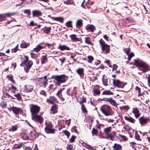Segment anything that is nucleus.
<instances>
[{"label": "nucleus", "mask_w": 150, "mask_h": 150, "mask_svg": "<svg viewBox=\"0 0 150 150\" xmlns=\"http://www.w3.org/2000/svg\"><path fill=\"white\" fill-rule=\"evenodd\" d=\"M32 119L35 121H38L40 123H42L43 120V117L40 115H38L32 116Z\"/></svg>", "instance_id": "9d476101"}, {"label": "nucleus", "mask_w": 150, "mask_h": 150, "mask_svg": "<svg viewBox=\"0 0 150 150\" xmlns=\"http://www.w3.org/2000/svg\"><path fill=\"white\" fill-rule=\"evenodd\" d=\"M106 135V139H108L109 138H110V139L112 141L113 140V136L112 135V134H107Z\"/></svg>", "instance_id": "a19ab883"}, {"label": "nucleus", "mask_w": 150, "mask_h": 150, "mask_svg": "<svg viewBox=\"0 0 150 150\" xmlns=\"http://www.w3.org/2000/svg\"><path fill=\"white\" fill-rule=\"evenodd\" d=\"M17 130V127L16 126H12L11 128H10L8 131L9 132H13Z\"/></svg>", "instance_id": "72a5a7b5"}, {"label": "nucleus", "mask_w": 150, "mask_h": 150, "mask_svg": "<svg viewBox=\"0 0 150 150\" xmlns=\"http://www.w3.org/2000/svg\"><path fill=\"white\" fill-rule=\"evenodd\" d=\"M106 101L109 102L110 103L113 105H115L116 103L115 101L112 99V98H107Z\"/></svg>", "instance_id": "cd10ccee"}, {"label": "nucleus", "mask_w": 150, "mask_h": 150, "mask_svg": "<svg viewBox=\"0 0 150 150\" xmlns=\"http://www.w3.org/2000/svg\"><path fill=\"white\" fill-rule=\"evenodd\" d=\"M85 42L86 43L88 44H91V42L89 40V38H85Z\"/></svg>", "instance_id": "4d7b16f0"}, {"label": "nucleus", "mask_w": 150, "mask_h": 150, "mask_svg": "<svg viewBox=\"0 0 150 150\" xmlns=\"http://www.w3.org/2000/svg\"><path fill=\"white\" fill-rule=\"evenodd\" d=\"M93 91L94 92V95H99L100 93V91L95 88H94Z\"/></svg>", "instance_id": "c9c22d12"}, {"label": "nucleus", "mask_w": 150, "mask_h": 150, "mask_svg": "<svg viewBox=\"0 0 150 150\" xmlns=\"http://www.w3.org/2000/svg\"><path fill=\"white\" fill-rule=\"evenodd\" d=\"M136 90L137 91H138V93L139 94L138 95L139 96H140L141 95V90H140V88L138 87V86H136L135 88Z\"/></svg>", "instance_id": "680f3d73"}, {"label": "nucleus", "mask_w": 150, "mask_h": 150, "mask_svg": "<svg viewBox=\"0 0 150 150\" xmlns=\"http://www.w3.org/2000/svg\"><path fill=\"white\" fill-rule=\"evenodd\" d=\"M40 94L41 95H43L44 96H46L47 94L45 91L44 90L41 91L40 92Z\"/></svg>", "instance_id": "5fc2aeb1"}, {"label": "nucleus", "mask_w": 150, "mask_h": 150, "mask_svg": "<svg viewBox=\"0 0 150 150\" xmlns=\"http://www.w3.org/2000/svg\"><path fill=\"white\" fill-rule=\"evenodd\" d=\"M114 150H121L122 149V146L119 144L115 143L112 146Z\"/></svg>", "instance_id": "6ab92c4d"}, {"label": "nucleus", "mask_w": 150, "mask_h": 150, "mask_svg": "<svg viewBox=\"0 0 150 150\" xmlns=\"http://www.w3.org/2000/svg\"><path fill=\"white\" fill-rule=\"evenodd\" d=\"M33 86L30 84L25 85L23 89L24 91L27 93L32 92L33 90Z\"/></svg>", "instance_id": "f8f14e48"}, {"label": "nucleus", "mask_w": 150, "mask_h": 150, "mask_svg": "<svg viewBox=\"0 0 150 150\" xmlns=\"http://www.w3.org/2000/svg\"><path fill=\"white\" fill-rule=\"evenodd\" d=\"M130 49L129 48H125L124 50L125 52L127 55L129 54V53L130 52Z\"/></svg>", "instance_id": "bf43d9fd"}, {"label": "nucleus", "mask_w": 150, "mask_h": 150, "mask_svg": "<svg viewBox=\"0 0 150 150\" xmlns=\"http://www.w3.org/2000/svg\"><path fill=\"white\" fill-rule=\"evenodd\" d=\"M101 111L105 116L110 117L109 118H106L105 120L108 122H113L114 120L111 117L112 115V109L108 105H104L101 106L100 108Z\"/></svg>", "instance_id": "f257e3e1"}, {"label": "nucleus", "mask_w": 150, "mask_h": 150, "mask_svg": "<svg viewBox=\"0 0 150 150\" xmlns=\"http://www.w3.org/2000/svg\"><path fill=\"white\" fill-rule=\"evenodd\" d=\"M33 17H38L42 15V13L40 11L38 10H34L32 11Z\"/></svg>", "instance_id": "a211bd4d"}, {"label": "nucleus", "mask_w": 150, "mask_h": 150, "mask_svg": "<svg viewBox=\"0 0 150 150\" xmlns=\"http://www.w3.org/2000/svg\"><path fill=\"white\" fill-rule=\"evenodd\" d=\"M29 45V44L25 42L22 43L20 45L22 48H26Z\"/></svg>", "instance_id": "4c0bfd02"}, {"label": "nucleus", "mask_w": 150, "mask_h": 150, "mask_svg": "<svg viewBox=\"0 0 150 150\" xmlns=\"http://www.w3.org/2000/svg\"><path fill=\"white\" fill-rule=\"evenodd\" d=\"M53 125L51 123L48 125L45 128V130L47 134H54L55 132V129H53Z\"/></svg>", "instance_id": "1a4fd4ad"}, {"label": "nucleus", "mask_w": 150, "mask_h": 150, "mask_svg": "<svg viewBox=\"0 0 150 150\" xmlns=\"http://www.w3.org/2000/svg\"><path fill=\"white\" fill-rule=\"evenodd\" d=\"M44 47L40 45V44H39L37 45L35 48L33 49V50L32 51H34L36 52H38L44 48Z\"/></svg>", "instance_id": "aec40b11"}, {"label": "nucleus", "mask_w": 150, "mask_h": 150, "mask_svg": "<svg viewBox=\"0 0 150 150\" xmlns=\"http://www.w3.org/2000/svg\"><path fill=\"white\" fill-rule=\"evenodd\" d=\"M91 133H92V136H97L98 134V131L95 128H93L92 130Z\"/></svg>", "instance_id": "f704fd0d"}, {"label": "nucleus", "mask_w": 150, "mask_h": 150, "mask_svg": "<svg viewBox=\"0 0 150 150\" xmlns=\"http://www.w3.org/2000/svg\"><path fill=\"white\" fill-rule=\"evenodd\" d=\"M147 84L148 86L150 87V75H149L147 77Z\"/></svg>", "instance_id": "774afa93"}, {"label": "nucleus", "mask_w": 150, "mask_h": 150, "mask_svg": "<svg viewBox=\"0 0 150 150\" xmlns=\"http://www.w3.org/2000/svg\"><path fill=\"white\" fill-rule=\"evenodd\" d=\"M47 76H45L42 78L41 81L40 86L43 88H45L48 85V80Z\"/></svg>", "instance_id": "9b49d317"}, {"label": "nucleus", "mask_w": 150, "mask_h": 150, "mask_svg": "<svg viewBox=\"0 0 150 150\" xmlns=\"http://www.w3.org/2000/svg\"><path fill=\"white\" fill-rule=\"evenodd\" d=\"M83 24L82 20H78L76 22V26L78 28L80 27Z\"/></svg>", "instance_id": "c85d7f7f"}, {"label": "nucleus", "mask_w": 150, "mask_h": 150, "mask_svg": "<svg viewBox=\"0 0 150 150\" xmlns=\"http://www.w3.org/2000/svg\"><path fill=\"white\" fill-rule=\"evenodd\" d=\"M112 92L110 90H106L103 91L102 93V95H110L112 94Z\"/></svg>", "instance_id": "7c9ffc66"}, {"label": "nucleus", "mask_w": 150, "mask_h": 150, "mask_svg": "<svg viewBox=\"0 0 150 150\" xmlns=\"http://www.w3.org/2000/svg\"><path fill=\"white\" fill-rule=\"evenodd\" d=\"M1 106L3 108H5L7 107V104L6 103L4 102H2L1 103Z\"/></svg>", "instance_id": "052dcab7"}, {"label": "nucleus", "mask_w": 150, "mask_h": 150, "mask_svg": "<svg viewBox=\"0 0 150 150\" xmlns=\"http://www.w3.org/2000/svg\"><path fill=\"white\" fill-rule=\"evenodd\" d=\"M22 138L23 139L26 140L28 139V137L27 135L24 134L22 136Z\"/></svg>", "instance_id": "338daca9"}, {"label": "nucleus", "mask_w": 150, "mask_h": 150, "mask_svg": "<svg viewBox=\"0 0 150 150\" xmlns=\"http://www.w3.org/2000/svg\"><path fill=\"white\" fill-rule=\"evenodd\" d=\"M28 60V57H25V59L23 62L20 65L21 66L23 67L25 66L24 67V71L26 73H28L29 71V70L33 65V63L32 61H30L28 63L27 62Z\"/></svg>", "instance_id": "7ed1b4c3"}, {"label": "nucleus", "mask_w": 150, "mask_h": 150, "mask_svg": "<svg viewBox=\"0 0 150 150\" xmlns=\"http://www.w3.org/2000/svg\"><path fill=\"white\" fill-rule=\"evenodd\" d=\"M100 60H96L94 62V65L95 66H97L100 63Z\"/></svg>", "instance_id": "6e6d98bb"}, {"label": "nucleus", "mask_w": 150, "mask_h": 150, "mask_svg": "<svg viewBox=\"0 0 150 150\" xmlns=\"http://www.w3.org/2000/svg\"><path fill=\"white\" fill-rule=\"evenodd\" d=\"M124 128L127 132L129 131L131 129V127L128 126H126L124 127Z\"/></svg>", "instance_id": "864d4df0"}, {"label": "nucleus", "mask_w": 150, "mask_h": 150, "mask_svg": "<svg viewBox=\"0 0 150 150\" xmlns=\"http://www.w3.org/2000/svg\"><path fill=\"white\" fill-rule=\"evenodd\" d=\"M14 96L17 98L18 100H20L21 99V96L20 94L18 93L17 94L15 95Z\"/></svg>", "instance_id": "09e8293b"}, {"label": "nucleus", "mask_w": 150, "mask_h": 150, "mask_svg": "<svg viewBox=\"0 0 150 150\" xmlns=\"http://www.w3.org/2000/svg\"><path fill=\"white\" fill-rule=\"evenodd\" d=\"M77 73L79 74L81 79H83L84 77V69L82 68H79L76 70Z\"/></svg>", "instance_id": "2eb2a0df"}, {"label": "nucleus", "mask_w": 150, "mask_h": 150, "mask_svg": "<svg viewBox=\"0 0 150 150\" xmlns=\"http://www.w3.org/2000/svg\"><path fill=\"white\" fill-rule=\"evenodd\" d=\"M11 110L15 114H18L21 111V108L15 107H12L10 108Z\"/></svg>", "instance_id": "4468645a"}, {"label": "nucleus", "mask_w": 150, "mask_h": 150, "mask_svg": "<svg viewBox=\"0 0 150 150\" xmlns=\"http://www.w3.org/2000/svg\"><path fill=\"white\" fill-rule=\"evenodd\" d=\"M24 13H26L28 16H29L31 14V11L30 10H25L24 11Z\"/></svg>", "instance_id": "de8ad7c7"}, {"label": "nucleus", "mask_w": 150, "mask_h": 150, "mask_svg": "<svg viewBox=\"0 0 150 150\" xmlns=\"http://www.w3.org/2000/svg\"><path fill=\"white\" fill-rule=\"evenodd\" d=\"M87 30L90 31L92 32H93L95 29V27L93 25H89L87 27Z\"/></svg>", "instance_id": "b1692460"}, {"label": "nucleus", "mask_w": 150, "mask_h": 150, "mask_svg": "<svg viewBox=\"0 0 150 150\" xmlns=\"http://www.w3.org/2000/svg\"><path fill=\"white\" fill-rule=\"evenodd\" d=\"M86 148L90 150H95V149L90 145L87 144Z\"/></svg>", "instance_id": "13d9d810"}, {"label": "nucleus", "mask_w": 150, "mask_h": 150, "mask_svg": "<svg viewBox=\"0 0 150 150\" xmlns=\"http://www.w3.org/2000/svg\"><path fill=\"white\" fill-rule=\"evenodd\" d=\"M119 136L124 141H126L127 140V137L125 136L120 134H119Z\"/></svg>", "instance_id": "37998d69"}, {"label": "nucleus", "mask_w": 150, "mask_h": 150, "mask_svg": "<svg viewBox=\"0 0 150 150\" xmlns=\"http://www.w3.org/2000/svg\"><path fill=\"white\" fill-rule=\"evenodd\" d=\"M70 89H69L67 91H64V88H63L59 91L57 93V95L62 100L64 101L65 100L64 98L66 97L67 95H69V92Z\"/></svg>", "instance_id": "20e7f679"}, {"label": "nucleus", "mask_w": 150, "mask_h": 150, "mask_svg": "<svg viewBox=\"0 0 150 150\" xmlns=\"http://www.w3.org/2000/svg\"><path fill=\"white\" fill-rule=\"evenodd\" d=\"M16 13H7L5 14H3V15H5L6 17L7 16L8 17H10L11 16H13L16 14Z\"/></svg>", "instance_id": "3c124183"}, {"label": "nucleus", "mask_w": 150, "mask_h": 150, "mask_svg": "<svg viewBox=\"0 0 150 150\" xmlns=\"http://www.w3.org/2000/svg\"><path fill=\"white\" fill-rule=\"evenodd\" d=\"M81 109L83 113H86L87 112V110L84 105H81Z\"/></svg>", "instance_id": "8fccbe9b"}, {"label": "nucleus", "mask_w": 150, "mask_h": 150, "mask_svg": "<svg viewBox=\"0 0 150 150\" xmlns=\"http://www.w3.org/2000/svg\"><path fill=\"white\" fill-rule=\"evenodd\" d=\"M58 49H59L61 51H63L65 50H69L70 48L65 45H61L60 44L58 47Z\"/></svg>", "instance_id": "4be33fe9"}, {"label": "nucleus", "mask_w": 150, "mask_h": 150, "mask_svg": "<svg viewBox=\"0 0 150 150\" xmlns=\"http://www.w3.org/2000/svg\"><path fill=\"white\" fill-rule=\"evenodd\" d=\"M40 108L37 105H33L30 108L32 116L38 115L40 110Z\"/></svg>", "instance_id": "0eeeda50"}, {"label": "nucleus", "mask_w": 150, "mask_h": 150, "mask_svg": "<svg viewBox=\"0 0 150 150\" xmlns=\"http://www.w3.org/2000/svg\"><path fill=\"white\" fill-rule=\"evenodd\" d=\"M111 128L110 127H107L104 129V131L105 134L106 135L109 134V133L111 131Z\"/></svg>", "instance_id": "a878e982"}, {"label": "nucleus", "mask_w": 150, "mask_h": 150, "mask_svg": "<svg viewBox=\"0 0 150 150\" xmlns=\"http://www.w3.org/2000/svg\"><path fill=\"white\" fill-rule=\"evenodd\" d=\"M76 137L74 135H72L71 138L69 140L71 142H74Z\"/></svg>", "instance_id": "0e129e2a"}, {"label": "nucleus", "mask_w": 150, "mask_h": 150, "mask_svg": "<svg viewBox=\"0 0 150 150\" xmlns=\"http://www.w3.org/2000/svg\"><path fill=\"white\" fill-rule=\"evenodd\" d=\"M56 99L55 98H54V97L51 98L50 99L47 98V99L46 102L47 103L53 104L54 103V101Z\"/></svg>", "instance_id": "393cba45"}, {"label": "nucleus", "mask_w": 150, "mask_h": 150, "mask_svg": "<svg viewBox=\"0 0 150 150\" xmlns=\"http://www.w3.org/2000/svg\"><path fill=\"white\" fill-rule=\"evenodd\" d=\"M52 19L56 21H59L62 22L63 21V18L62 17H53Z\"/></svg>", "instance_id": "473e14b6"}, {"label": "nucleus", "mask_w": 150, "mask_h": 150, "mask_svg": "<svg viewBox=\"0 0 150 150\" xmlns=\"http://www.w3.org/2000/svg\"><path fill=\"white\" fill-rule=\"evenodd\" d=\"M149 119L146 118L144 116L141 117L139 119L140 123L142 125H144L147 124Z\"/></svg>", "instance_id": "ddd939ff"}, {"label": "nucleus", "mask_w": 150, "mask_h": 150, "mask_svg": "<svg viewBox=\"0 0 150 150\" xmlns=\"http://www.w3.org/2000/svg\"><path fill=\"white\" fill-rule=\"evenodd\" d=\"M70 37L72 40L74 41H79V39L76 37V35H71Z\"/></svg>", "instance_id": "bb28decb"}, {"label": "nucleus", "mask_w": 150, "mask_h": 150, "mask_svg": "<svg viewBox=\"0 0 150 150\" xmlns=\"http://www.w3.org/2000/svg\"><path fill=\"white\" fill-rule=\"evenodd\" d=\"M99 42L102 51L106 53H109L110 52V45L105 44L102 39L100 40Z\"/></svg>", "instance_id": "39448f33"}, {"label": "nucleus", "mask_w": 150, "mask_h": 150, "mask_svg": "<svg viewBox=\"0 0 150 150\" xmlns=\"http://www.w3.org/2000/svg\"><path fill=\"white\" fill-rule=\"evenodd\" d=\"M132 112L134 114L136 118H137L140 116L139 111L137 108H133Z\"/></svg>", "instance_id": "dca6fc26"}, {"label": "nucleus", "mask_w": 150, "mask_h": 150, "mask_svg": "<svg viewBox=\"0 0 150 150\" xmlns=\"http://www.w3.org/2000/svg\"><path fill=\"white\" fill-rule=\"evenodd\" d=\"M66 148L68 150H73V146L71 145H68L67 146Z\"/></svg>", "instance_id": "603ef678"}, {"label": "nucleus", "mask_w": 150, "mask_h": 150, "mask_svg": "<svg viewBox=\"0 0 150 150\" xmlns=\"http://www.w3.org/2000/svg\"><path fill=\"white\" fill-rule=\"evenodd\" d=\"M57 107L56 105H53L52 107V108H51V110H53L54 111H55L57 109Z\"/></svg>", "instance_id": "e2e57ef3"}, {"label": "nucleus", "mask_w": 150, "mask_h": 150, "mask_svg": "<svg viewBox=\"0 0 150 150\" xmlns=\"http://www.w3.org/2000/svg\"><path fill=\"white\" fill-rule=\"evenodd\" d=\"M134 64L139 68L140 70L143 72H146L150 70V68L148 64L142 60L137 59L134 60Z\"/></svg>", "instance_id": "f03ea898"}, {"label": "nucleus", "mask_w": 150, "mask_h": 150, "mask_svg": "<svg viewBox=\"0 0 150 150\" xmlns=\"http://www.w3.org/2000/svg\"><path fill=\"white\" fill-rule=\"evenodd\" d=\"M38 135V134L36 133L35 130L31 131L29 134V136L32 137V139L35 138Z\"/></svg>", "instance_id": "412c9836"}, {"label": "nucleus", "mask_w": 150, "mask_h": 150, "mask_svg": "<svg viewBox=\"0 0 150 150\" xmlns=\"http://www.w3.org/2000/svg\"><path fill=\"white\" fill-rule=\"evenodd\" d=\"M113 84L114 87L123 88L124 86V83L117 79H113Z\"/></svg>", "instance_id": "6e6552de"}, {"label": "nucleus", "mask_w": 150, "mask_h": 150, "mask_svg": "<svg viewBox=\"0 0 150 150\" xmlns=\"http://www.w3.org/2000/svg\"><path fill=\"white\" fill-rule=\"evenodd\" d=\"M104 75L102 78V82L103 84L105 86H106L108 85V79L104 77Z\"/></svg>", "instance_id": "c756f323"}, {"label": "nucleus", "mask_w": 150, "mask_h": 150, "mask_svg": "<svg viewBox=\"0 0 150 150\" xmlns=\"http://www.w3.org/2000/svg\"><path fill=\"white\" fill-rule=\"evenodd\" d=\"M88 62L89 63H91L92 62L94 58L93 57L91 56H89L88 57Z\"/></svg>", "instance_id": "c03bdc74"}, {"label": "nucleus", "mask_w": 150, "mask_h": 150, "mask_svg": "<svg viewBox=\"0 0 150 150\" xmlns=\"http://www.w3.org/2000/svg\"><path fill=\"white\" fill-rule=\"evenodd\" d=\"M65 25L67 27H72V22L71 21H68L66 23Z\"/></svg>", "instance_id": "58836bf2"}, {"label": "nucleus", "mask_w": 150, "mask_h": 150, "mask_svg": "<svg viewBox=\"0 0 150 150\" xmlns=\"http://www.w3.org/2000/svg\"><path fill=\"white\" fill-rule=\"evenodd\" d=\"M43 59L41 61V63L42 64H44L47 62V57L44 56H42Z\"/></svg>", "instance_id": "ea45409f"}, {"label": "nucleus", "mask_w": 150, "mask_h": 150, "mask_svg": "<svg viewBox=\"0 0 150 150\" xmlns=\"http://www.w3.org/2000/svg\"><path fill=\"white\" fill-rule=\"evenodd\" d=\"M54 86L52 85H50V86L47 88V90L48 91H51L54 90Z\"/></svg>", "instance_id": "49530a36"}, {"label": "nucleus", "mask_w": 150, "mask_h": 150, "mask_svg": "<svg viewBox=\"0 0 150 150\" xmlns=\"http://www.w3.org/2000/svg\"><path fill=\"white\" fill-rule=\"evenodd\" d=\"M51 28L50 27L45 26L41 29V31L49 35L50 33Z\"/></svg>", "instance_id": "f3484780"}, {"label": "nucleus", "mask_w": 150, "mask_h": 150, "mask_svg": "<svg viewBox=\"0 0 150 150\" xmlns=\"http://www.w3.org/2000/svg\"><path fill=\"white\" fill-rule=\"evenodd\" d=\"M53 79L56 80L58 82L60 83L64 82L66 81V76L64 75L54 76H52L51 79Z\"/></svg>", "instance_id": "423d86ee"}, {"label": "nucleus", "mask_w": 150, "mask_h": 150, "mask_svg": "<svg viewBox=\"0 0 150 150\" xmlns=\"http://www.w3.org/2000/svg\"><path fill=\"white\" fill-rule=\"evenodd\" d=\"M42 77L40 78H37L36 79H33V82H35L36 84H40L41 81Z\"/></svg>", "instance_id": "2f4dec72"}, {"label": "nucleus", "mask_w": 150, "mask_h": 150, "mask_svg": "<svg viewBox=\"0 0 150 150\" xmlns=\"http://www.w3.org/2000/svg\"><path fill=\"white\" fill-rule=\"evenodd\" d=\"M124 117L125 120L131 123H134L135 121V120L131 117L126 116Z\"/></svg>", "instance_id": "5701e85b"}, {"label": "nucleus", "mask_w": 150, "mask_h": 150, "mask_svg": "<svg viewBox=\"0 0 150 150\" xmlns=\"http://www.w3.org/2000/svg\"><path fill=\"white\" fill-rule=\"evenodd\" d=\"M23 149L25 150H31L32 148L29 146H24Z\"/></svg>", "instance_id": "69168bd1"}, {"label": "nucleus", "mask_w": 150, "mask_h": 150, "mask_svg": "<svg viewBox=\"0 0 150 150\" xmlns=\"http://www.w3.org/2000/svg\"><path fill=\"white\" fill-rule=\"evenodd\" d=\"M134 138L137 140L139 141H141V139L140 138L139 135L138 134L137 131H135V136Z\"/></svg>", "instance_id": "e433bc0d"}, {"label": "nucleus", "mask_w": 150, "mask_h": 150, "mask_svg": "<svg viewBox=\"0 0 150 150\" xmlns=\"http://www.w3.org/2000/svg\"><path fill=\"white\" fill-rule=\"evenodd\" d=\"M6 18V16L5 15L0 14V22L4 20Z\"/></svg>", "instance_id": "a18cd8bd"}, {"label": "nucleus", "mask_w": 150, "mask_h": 150, "mask_svg": "<svg viewBox=\"0 0 150 150\" xmlns=\"http://www.w3.org/2000/svg\"><path fill=\"white\" fill-rule=\"evenodd\" d=\"M62 133L65 134L67 137L68 138L69 137L70 133L69 132L66 130H63Z\"/></svg>", "instance_id": "79ce46f5"}]
</instances>
